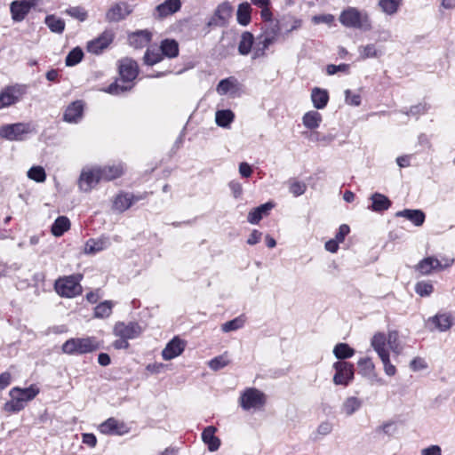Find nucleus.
<instances>
[{
    "label": "nucleus",
    "instance_id": "obj_18",
    "mask_svg": "<svg viewBox=\"0 0 455 455\" xmlns=\"http://www.w3.org/2000/svg\"><path fill=\"white\" fill-rule=\"evenodd\" d=\"M181 7L180 0H165L155 8L154 17L164 19L177 12Z\"/></svg>",
    "mask_w": 455,
    "mask_h": 455
},
{
    "label": "nucleus",
    "instance_id": "obj_13",
    "mask_svg": "<svg viewBox=\"0 0 455 455\" xmlns=\"http://www.w3.org/2000/svg\"><path fill=\"white\" fill-rule=\"evenodd\" d=\"M141 331L142 329L140 324L134 322H130L128 323L118 322L114 327V334L116 337L127 339H132L139 337Z\"/></svg>",
    "mask_w": 455,
    "mask_h": 455
},
{
    "label": "nucleus",
    "instance_id": "obj_45",
    "mask_svg": "<svg viewBox=\"0 0 455 455\" xmlns=\"http://www.w3.org/2000/svg\"><path fill=\"white\" fill-rule=\"evenodd\" d=\"M113 305V302L110 300H105L104 302L100 303L94 308V316L97 318L108 317L112 313Z\"/></svg>",
    "mask_w": 455,
    "mask_h": 455
},
{
    "label": "nucleus",
    "instance_id": "obj_58",
    "mask_svg": "<svg viewBox=\"0 0 455 455\" xmlns=\"http://www.w3.org/2000/svg\"><path fill=\"white\" fill-rule=\"evenodd\" d=\"M345 101L350 106L357 107L361 104V96L347 89L345 91Z\"/></svg>",
    "mask_w": 455,
    "mask_h": 455
},
{
    "label": "nucleus",
    "instance_id": "obj_17",
    "mask_svg": "<svg viewBox=\"0 0 455 455\" xmlns=\"http://www.w3.org/2000/svg\"><path fill=\"white\" fill-rule=\"evenodd\" d=\"M452 325V319L449 314H437L429 317L427 326L430 331L437 330L439 331H446Z\"/></svg>",
    "mask_w": 455,
    "mask_h": 455
},
{
    "label": "nucleus",
    "instance_id": "obj_59",
    "mask_svg": "<svg viewBox=\"0 0 455 455\" xmlns=\"http://www.w3.org/2000/svg\"><path fill=\"white\" fill-rule=\"evenodd\" d=\"M429 108V106L427 103H419L418 105L412 106L406 112L407 116H418L420 114H425Z\"/></svg>",
    "mask_w": 455,
    "mask_h": 455
},
{
    "label": "nucleus",
    "instance_id": "obj_12",
    "mask_svg": "<svg viewBox=\"0 0 455 455\" xmlns=\"http://www.w3.org/2000/svg\"><path fill=\"white\" fill-rule=\"evenodd\" d=\"M133 11V7L125 3L118 2L114 4L106 12V20L108 22H118L124 20Z\"/></svg>",
    "mask_w": 455,
    "mask_h": 455
},
{
    "label": "nucleus",
    "instance_id": "obj_44",
    "mask_svg": "<svg viewBox=\"0 0 455 455\" xmlns=\"http://www.w3.org/2000/svg\"><path fill=\"white\" fill-rule=\"evenodd\" d=\"M333 354L338 359H347L354 355L355 350L347 343H339L334 347Z\"/></svg>",
    "mask_w": 455,
    "mask_h": 455
},
{
    "label": "nucleus",
    "instance_id": "obj_28",
    "mask_svg": "<svg viewBox=\"0 0 455 455\" xmlns=\"http://www.w3.org/2000/svg\"><path fill=\"white\" fill-rule=\"evenodd\" d=\"M362 405L363 401L360 398L348 396L343 401L340 406V413L347 417L352 416L362 407Z\"/></svg>",
    "mask_w": 455,
    "mask_h": 455
},
{
    "label": "nucleus",
    "instance_id": "obj_43",
    "mask_svg": "<svg viewBox=\"0 0 455 455\" xmlns=\"http://www.w3.org/2000/svg\"><path fill=\"white\" fill-rule=\"evenodd\" d=\"M237 85V80L234 76L222 79L217 85L216 91L220 95H225L234 90Z\"/></svg>",
    "mask_w": 455,
    "mask_h": 455
},
{
    "label": "nucleus",
    "instance_id": "obj_64",
    "mask_svg": "<svg viewBox=\"0 0 455 455\" xmlns=\"http://www.w3.org/2000/svg\"><path fill=\"white\" fill-rule=\"evenodd\" d=\"M410 366L413 371H419V370H423V369L427 368V364H426L424 359H422L420 357L414 358L411 362Z\"/></svg>",
    "mask_w": 455,
    "mask_h": 455
},
{
    "label": "nucleus",
    "instance_id": "obj_4",
    "mask_svg": "<svg viewBox=\"0 0 455 455\" xmlns=\"http://www.w3.org/2000/svg\"><path fill=\"white\" fill-rule=\"evenodd\" d=\"M386 339L385 333L377 332L371 338V346L380 358L385 373L388 376H394L396 372V368L390 362L389 352L386 348Z\"/></svg>",
    "mask_w": 455,
    "mask_h": 455
},
{
    "label": "nucleus",
    "instance_id": "obj_5",
    "mask_svg": "<svg viewBox=\"0 0 455 455\" xmlns=\"http://www.w3.org/2000/svg\"><path fill=\"white\" fill-rule=\"evenodd\" d=\"M266 402V395L255 387L244 389L239 397V404L244 411L260 410L265 406Z\"/></svg>",
    "mask_w": 455,
    "mask_h": 455
},
{
    "label": "nucleus",
    "instance_id": "obj_8",
    "mask_svg": "<svg viewBox=\"0 0 455 455\" xmlns=\"http://www.w3.org/2000/svg\"><path fill=\"white\" fill-rule=\"evenodd\" d=\"M233 14L231 4L225 1L220 4L214 11L212 16L208 20V27H226Z\"/></svg>",
    "mask_w": 455,
    "mask_h": 455
},
{
    "label": "nucleus",
    "instance_id": "obj_30",
    "mask_svg": "<svg viewBox=\"0 0 455 455\" xmlns=\"http://www.w3.org/2000/svg\"><path fill=\"white\" fill-rule=\"evenodd\" d=\"M101 181H109L120 177L124 172V168L121 164L97 167Z\"/></svg>",
    "mask_w": 455,
    "mask_h": 455
},
{
    "label": "nucleus",
    "instance_id": "obj_22",
    "mask_svg": "<svg viewBox=\"0 0 455 455\" xmlns=\"http://www.w3.org/2000/svg\"><path fill=\"white\" fill-rule=\"evenodd\" d=\"M217 428L213 426L205 427L202 433V440L210 451H216L220 446V440L215 435Z\"/></svg>",
    "mask_w": 455,
    "mask_h": 455
},
{
    "label": "nucleus",
    "instance_id": "obj_47",
    "mask_svg": "<svg viewBox=\"0 0 455 455\" xmlns=\"http://www.w3.org/2000/svg\"><path fill=\"white\" fill-rule=\"evenodd\" d=\"M163 60V54L160 49H148L144 55V62L148 66H153Z\"/></svg>",
    "mask_w": 455,
    "mask_h": 455
},
{
    "label": "nucleus",
    "instance_id": "obj_15",
    "mask_svg": "<svg viewBox=\"0 0 455 455\" xmlns=\"http://www.w3.org/2000/svg\"><path fill=\"white\" fill-rule=\"evenodd\" d=\"M146 198V194L134 196L130 193H121L117 195L113 202V208L119 212H124L129 209L134 203Z\"/></svg>",
    "mask_w": 455,
    "mask_h": 455
},
{
    "label": "nucleus",
    "instance_id": "obj_41",
    "mask_svg": "<svg viewBox=\"0 0 455 455\" xmlns=\"http://www.w3.org/2000/svg\"><path fill=\"white\" fill-rule=\"evenodd\" d=\"M44 23L53 33L61 34L65 29L64 20L54 15H47L45 17Z\"/></svg>",
    "mask_w": 455,
    "mask_h": 455
},
{
    "label": "nucleus",
    "instance_id": "obj_31",
    "mask_svg": "<svg viewBox=\"0 0 455 455\" xmlns=\"http://www.w3.org/2000/svg\"><path fill=\"white\" fill-rule=\"evenodd\" d=\"M151 40V33L148 30H140L129 36V43L134 48H143Z\"/></svg>",
    "mask_w": 455,
    "mask_h": 455
},
{
    "label": "nucleus",
    "instance_id": "obj_26",
    "mask_svg": "<svg viewBox=\"0 0 455 455\" xmlns=\"http://www.w3.org/2000/svg\"><path fill=\"white\" fill-rule=\"evenodd\" d=\"M396 217H403L410 220L416 227H420L425 222L426 215L421 210L404 209L395 213Z\"/></svg>",
    "mask_w": 455,
    "mask_h": 455
},
{
    "label": "nucleus",
    "instance_id": "obj_33",
    "mask_svg": "<svg viewBox=\"0 0 455 455\" xmlns=\"http://www.w3.org/2000/svg\"><path fill=\"white\" fill-rule=\"evenodd\" d=\"M311 100L316 109H323L329 101L328 92L324 89L315 87L311 92Z\"/></svg>",
    "mask_w": 455,
    "mask_h": 455
},
{
    "label": "nucleus",
    "instance_id": "obj_60",
    "mask_svg": "<svg viewBox=\"0 0 455 455\" xmlns=\"http://www.w3.org/2000/svg\"><path fill=\"white\" fill-rule=\"evenodd\" d=\"M349 70V65L348 64H339V65H333V64H330L327 66L326 68V71H327V74L329 76H332V75H335L336 73L338 72H344V73H347Z\"/></svg>",
    "mask_w": 455,
    "mask_h": 455
},
{
    "label": "nucleus",
    "instance_id": "obj_49",
    "mask_svg": "<svg viewBox=\"0 0 455 455\" xmlns=\"http://www.w3.org/2000/svg\"><path fill=\"white\" fill-rule=\"evenodd\" d=\"M244 324V319L242 316H238L231 321L226 322L221 325V330L224 332H229L236 331L242 328Z\"/></svg>",
    "mask_w": 455,
    "mask_h": 455
},
{
    "label": "nucleus",
    "instance_id": "obj_42",
    "mask_svg": "<svg viewBox=\"0 0 455 455\" xmlns=\"http://www.w3.org/2000/svg\"><path fill=\"white\" fill-rule=\"evenodd\" d=\"M402 4L403 0H379V8L387 15L395 14Z\"/></svg>",
    "mask_w": 455,
    "mask_h": 455
},
{
    "label": "nucleus",
    "instance_id": "obj_1",
    "mask_svg": "<svg viewBox=\"0 0 455 455\" xmlns=\"http://www.w3.org/2000/svg\"><path fill=\"white\" fill-rule=\"evenodd\" d=\"M119 74L120 80L111 84L106 90L107 92L113 95H118L122 92L130 91L133 86V80L139 74L137 62L128 58L120 60Z\"/></svg>",
    "mask_w": 455,
    "mask_h": 455
},
{
    "label": "nucleus",
    "instance_id": "obj_39",
    "mask_svg": "<svg viewBox=\"0 0 455 455\" xmlns=\"http://www.w3.org/2000/svg\"><path fill=\"white\" fill-rule=\"evenodd\" d=\"M70 228V221L66 216L58 217L52 226V233L54 236H61Z\"/></svg>",
    "mask_w": 455,
    "mask_h": 455
},
{
    "label": "nucleus",
    "instance_id": "obj_7",
    "mask_svg": "<svg viewBox=\"0 0 455 455\" xmlns=\"http://www.w3.org/2000/svg\"><path fill=\"white\" fill-rule=\"evenodd\" d=\"M80 275H69L60 278L55 282V290L61 297L73 298L82 292Z\"/></svg>",
    "mask_w": 455,
    "mask_h": 455
},
{
    "label": "nucleus",
    "instance_id": "obj_51",
    "mask_svg": "<svg viewBox=\"0 0 455 455\" xmlns=\"http://www.w3.org/2000/svg\"><path fill=\"white\" fill-rule=\"evenodd\" d=\"M28 177L36 182H43L46 179V174L43 167L33 166L28 170Z\"/></svg>",
    "mask_w": 455,
    "mask_h": 455
},
{
    "label": "nucleus",
    "instance_id": "obj_29",
    "mask_svg": "<svg viewBox=\"0 0 455 455\" xmlns=\"http://www.w3.org/2000/svg\"><path fill=\"white\" fill-rule=\"evenodd\" d=\"M124 425L123 423H119L114 418H110L101 423L100 425V431L102 434H116V435H123L127 432L124 430Z\"/></svg>",
    "mask_w": 455,
    "mask_h": 455
},
{
    "label": "nucleus",
    "instance_id": "obj_37",
    "mask_svg": "<svg viewBox=\"0 0 455 455\" xmlns=\"http://www.w3.org/2000/svg\"><path fill=\"white\" fill-rule=\"evenodd\" d=\"M322 122V115L317 111L311 110L307 112L302 117V123L308 129L318 128Z\"/></svg>",
    "mask_w": 455,
    "mask_h": 455
},
{
    "label": "nucleus",
    "instance_id": "obj_63",
    "mask_svg": "<svg viewBox=\"0 0 455 455\" xmlns=\"http://www.w3.org/2000/svg\"><path fill=\"white\" fill-rule=\"evenodd\" d=\"M350 228L347 225L343 224L339 227L338 233L335 235V239L339 243H342L346 235L349 233Z\"/></svg>",
    "mask_w": 455,
    "mask_h": 455
},
{
    "label": "nucleus",
    "instance_id": "obj_40",
    "mask_svg": "<svg viewBox=\"0 0 455 455\" xmlns=\"http://www.w3.org/2000/svg\"><path fill=\"white\" fill-rule=\"evenodd\" d=\"M160 51L163 55L174 58L179 54L178 43L172 39H165L161 44Z\"/></svg>",
    "mask_w": 455,
    "mask_h": 455
},
{
    "label": "nucleus",
    "instance_id": "obj_19",
    "mask_svg": "<svg viewBox=\"0 0 455 455\" xmlns=\"http://www.w3.org/2000/svg\"><path fill=\"white\" fill-rule=\"evenodd\" d=\"M31 8L33 7L27 4L26 1L16 0L12 2L10 4L12 19L16 22L22 21L30 12Z\"/></svg>",
    "mask_w": 455,
    "mask_h": 455
},
{
    "label": "nucleus",
    "instance_id": "obj_6",
    "mask_svg": "<svg viewBox=\"0 0 455 455\" xmlns=\"http://www.w3.org/2000/svg\"><path fill=\"white\" fill-rule=\"evenodd\" d=\"M32 132L33 129L28 123H15L0 127V137L11 141L24 140Z\"/></svg>",
    "mask_w": 455,
    "mask_h": 455
},
{
    "label": "nucleus",
    "instance_id": "obj_52",
    "mask_svg": "<svg viewBox=\"0 0 455 455\" xmlns=\"http://www.w3.org/2000/svg\"><path fill=\"white\" fill-rule=\"evenodd\" d=\"M65 12L79 21H84L88 17L86 10L81 6L70 7Z\"/></svg>",
    "mask_w": 455,
    "mask_h": 455
},
{
    "label": "nucleus",
    "instance_id": "obj_14",
    "mask_svg": "<svg viewBox=\"0 0 455 455\" xmlns=\"http://www.w3.org/2000/svg\"><path fill=\"white\" fill-rule=\"evenodd\" d=\"M114 34L110 30L104 31L97 38L90 41L87 44V51L93 54H100L106 49L113 41Z\"/></svg>",
    "mask_w": 455,
    "mask_h": 455
},
{
    "label": "nucleus",
    "instance_id": "obj_16",
    "mask_svg": "<svg viewBox=\"0 0 455 455\" xmlns=\"http://www.w3.org/2000/svg\"><path fill=\"white\" fill-rule=\"evenodd\" d=\"M186 342L179 337L170 340L162 351V356L165 361L176 358L185 350Z\"/></svg>",
    "mask_w": 455,
    "mask_h": 455
},
{
    "label": "nucleus",
    "instance_id": "obj_61",
    "mask_svg": "<svg viewBox=\"0 0 455 455\" xmlns=\"http://www.w3.org/2000/svg\"><path fill=\"white\" fill-rule=\"evenodd\" d=\"M421 455H442V450L439 445H430L421 450Z\"/></svg>",
    "mask_w": 455,
    "mask_h": 455
},
{
    "label": "nucleus",
    "instance_id": "obj_53",
    "mask_svg": "<svg viewBox=\"0 0 455 455\" xmlns=\"http://www.w3.org/2000/svg\"><path fill=\"white\" fill-rule=\"evenodd\" d=\"M434 291L433 284L427 281H422L416 283L415 291L421 297L430 295Z\"/></svg>",
    "mask_w": 455,
    "mask_h": 455
},
{
    "label": "nucleus",
    "instance_id": "obj_62",
    "mask_svg": "<svg viewBox=\"0 0 455 455\" xmlns=\"http://www.w3.org/2000/svg\"><path fill=\"white\" fill-rule=\"evenodd\" d=\"M229 188L235 198H238L243 193L242 185L238 181L232 180L229 182Z\"/></svg>",
    "mask_w": 455,
    "mask_h": 455
},
{
    "label": "nucleus",
    "instance_id": "obj_35",
    "mask_svg": "<svg viewBox=\"0 0 455 455\" xmlns=\"http://www.w3.org/2000/svg\"><path fill=\"white\" fill-rule=\"evenodd\" d=\"M251 7L247 2L238 5L236 12L237 22L242 26H247L251 22Z\"/></svg>",
    "mask_w": 455,
    "mask_h": 455
},
{
    "label": "nucleus",
    "instance_id": "obj_25",
    "mask_svg": "<svg viewBox=\"0 0 455 455\" xmlns=\"http://www.w3.org/2000/svg\"><path fill=\"white\" fill-rule=\"evenodd\" d=\"M438 267H440L439 259L435 257H427L420 260L415 267L416 271H418L422 275H430L433 271L438 270Z\"/></svg>",
    "mask_w": 455,
    "mask_h": 455
},
{
    "label": "nucleus",
    "instance_id": "obj_54",
    "mask_svg": "<svg viewBox=\"0 0 455 455\" xmlns=\"http://www.w3.org/2000/svg\"><path fill=\"white\" fill-rule=\"evenodd\" d=\"M333 430V424L329 420L322 421L316 427L315 430V439L318 438V436H325L330 435Z\"/></svg>",
    "mask_w": 455,
    "mask_h": 455
},
{
    "label": "nucleus",
    "instance_id": "obj_32",
    "mask_svg": "<svg viewBox=\"0 0 455 455\" xmlns=\"http://www.w3.org/2000/svg\"><path fill=\"white\" fill-rule=\"evenodd\" d=\"M371 205L369 207L373 212L387 211L391 206V201L383 194L374 193L371 196Z\"/></svg>",
    "mask_w": 455,
    "mask_h": 455
},
{
    "label": "nucleus",
    "instance_id": "obj_34",
    "mask_svg": "<svg viewBox=\"0 0 455 455\" xmlns=\"http://www.w3.org/2000/svg\"><path fill=\"white\" fill-rule=\"evenodd\" d=\"M386 348H388L396 355H400L403 351V345L399 339L397 331H389L386 336Z\"/></svg>",
    "mask_w": 455,
    "mask_h": 455
},
{
    "label": "nucleus",
    "instance_id": "obj_48",
    "mask_svg": "<svg viewBox=\"0 0 455 455\" xmlns=\"http://www.w3.org/2000/svg\"><path fill=\"white\" fill-rule=\"evenodd\" d=\"M84 57V52L79 47L74 48L66 57L65 63L68 67L78 64Z\"/></svg>",
    "mask_w": 455,
    "mask_h": 455
},
{
    "label": "nucleus",
    "instance_id": "obj_24",
    "mask_svg": "<svg viewBox=\"0 0 455 455\" xmlns=\"http://www.w3.org/2000/svg\"><path fill=\"white\" fill-rule=\"evenodd\" d=\"M84 106L82 101L76 100L71 103L64 113V120L68 123H77L83 116Z\"/></svg>",
    "mask_w": 455,
    "mask_h": 455
},
{
    "label": "nucleus",
    "instance_id": "obj_38",
    "mask_svg": "<svg viewBox=\"0 0 455 455\" xmlns=\"http://www.w3.org/2000/svg\"><path fill=\"white\" fill-rule=\"evenodd\" d=\"M235 115L229 109L218 110L215 114V122L218 126L228 128L234 121Z\"/></svg>",
    "mask_w": 455,
    "mask_h": 455
},
{
    "label": "nucleus",
    "instance_id": "obj_36",
    "mask_svg": "<svg viewBox=\"0 0 455 455\" xmlns=\"http://www.w3.org/2000/svg\"><path fill=\"white\" fill-rule=\"evenodd\" d=\"M254 42L253 35L249 31H244L241 35L240 42L238 44V52L241 55H248L251 51Z\"/></svg>",
    "mask_w": 455,
    "mask_h": 455
},
{
    "label": "nucleus",
    "instance_id": "obj_20",
    "mask_svg": "<svg viewBox=\"0 0 455 455\" xmlns=\"http://www.w3.org/2000/svg\"><path fill=\"white\" fill-rule=\"evenodd\" d=\"M110 246V241L108 236L102 235L97 239H89L84 247L85 254H95Z\"/></svg>",
    "mask_w": 455,
    "mask_h": 455
},
{
    "label": "nucleus",
    "instance_id": "obj_10",
    "mask_svg": "<svg viewBox=\"0 0 455 455\" xmlns=\"http://www.w3.org/2000/svg\"><path fill=\"white\" fill-rule=\"evenodd\" d=\"M336 373L333 376L335 385L347 386L354 379V366L347 362H336L333 364Z\"/></svg>",
    "mask_w": 455,
    "mask_h": 455
},
{
    "label": "nucleus",
    "instance_id": "obj_21",
    "mask_svg": "<svg viewBox=\"0 0 455 455\" xmlns=\"http://www.w3.org/2000/svg\"><path fill=\"white\" fill-rule=\"evenodd\" d=\"M276 40L275 34L267 35L265 32L257 38L256 45L253 49V58H259L265 55L266 50Z\"/></svg>",
    "mask_w": 455,
    "mask_h": 455
},
{
    "label": "nucleus",
    "instance_id": "obj_2",
    "mask_svg": "<svg viewBox=\"0 0 455 455\" xmlns=\"http://www.w3.org/2000/svg\"><path fill=\"white\" fill-rule=\"evenodd\" d=\"M339 20L344 27L348 28H356L363 31L371 29L369 14L365 11H359L355 7H347L342 11Z\"/></svg>",
    "mask_w": 455,
    "mask_h": 455
},
{
    "label": "nucleus",
    "instance_id": "obj_27",
    "mask_svg": "<svg viewBox=\"0 0 455 455\" xmlns=\"http://www.w3.org/2000/svg\"><path fill=\"white\" fill-rule=\"evenodd\" d=\"M274 207V204L267 202L249 212L247 220L251 224H258L263 218L268 214L269 211Z\"/></svg>",
    "mask_w": 455,
    "mask_h": 455
},
{
    "label": "nucleus",
    "instance_id": "obj_56",
    "mask_svg": "<svg viewBox=\"0 0 455 455\" xmlns=\"http://www.w3.org/2000/svg\"><path fill=\"white\" fill-rule=\"evenodd\" d=\"M24 407L25 403L15 397H12V400L4 404V410L8 412H17Z\"/></svg>",
    "mask_w": 455,
    "mask_h": 455
},
{
    "label": "nucleus",
    "instance_id": "obj_9",
    "mask_svg": "<svg viewBox=\"0 0 455 455\" xmlns=\"http://www.w3.org/2000/svg\"><path fill=\"white\" fill-rule=\"evenodd\" d=\"M24 94L25 87L23 85L15 84L5 87L0 92V109L16 104Z\"/></svg>",
    "mask_w": 455,
    "mask_h": 455
},
{
    "label": "nucleus",
    "instance_id": "obj_50",
    "mask_svg": "<svg viewBox=\"0 0 455 455\" xmlns=\"http://www.w3.org/2000/svg\"><path fill=\"white\" fill-rule=\"evenodd\" d=\"M307 190V185L303 181H299L297 180H291L289 182V191L294 196H299L303 195Z\"/></svg>",
    "mask_w": 455,
    "mask_h": 455
},
{
    "label": "nucleus",
    "instance_id": "obj_3",
    "mask_svg": "<svg viewBox=\"0 0 455 455\" xmlns=\"http://www.w3.org/2000/svg\"><path fill=\"white\" fill-rule=\"evenodd\" d=\"M100 345L95 337L71 338L66 340L62 347V352L70 355H79L92 353L100 349Z\"/></svg>",
    "mask_w": 455,
    "mask_h": 455
},
{
    "label": "nucleus",
    "instance_id": "obj_11",
    "mask_svg": "<svg viewBox=\"0 0 455 455\" xmlns=\"http://www.w3.org/2000/svg\"><path fill=\"white\" fill-rule=\"evenodd\" d=\"M101 181L97 167L84 169L78 180L80 190L90 192L99 182Z\"/></svg>",
    "mask_w": 455,
    "mask_h": 455
},
{
    "label": "nucleus",
    "instance_id": "obj_55",
    "mask_svg": "<svg viewBox=\"0 0 455 455\" xmlns=\"http://www.w3.org/2000/svg\"><path fill=\"white\" fill-rule=\"evenodd\" d=\"M229 361L226 355L214 357L209 362V367L213 371H219L228 364Z\"/></svg>",
    "mask_w": 455,
    "mask_h": 455
},
{
    "label": "nucleus",
    "instance_id": "obj_46",
    "mask_svg": "<svg viewBox=\"0 0 455 455\" xmlns=\"http://www.w3.org/2000/svg\"><path fill=\"white\" fill-rule=\"evenodd\" d=\"M360 57L363 60L368 58H376L381 54V52L379 51L375 44H370L364 46H360L359 49Z\"/></svg>",
    "mask_w": 455,
    "mask_h": 455
},
{
    "label": "nucleus",
    "instance_id": "obj_57",
    "mask_svg": "<svg viewBox=\"0 0 455 455\" xmlns=\"http://www.w3.org/2000/svg\"><path fill=\"white\" fill-rule=\"evenodd\" d=\"M357 364L363 374H370L374 370V364L370 357L361 358Z\"/></svg>",
    "mask_w": 455,
    "mask_h": 455
},
{
    "label": "nucleus",
    "instance_id": "obj_23",
    "mask_svg": "<svg viewBox=\"0 0 455 455\" xmlns=\"http://www.w3.org/2000/svg\"><path fill=\"white\" fill-rule=\"evenodd\" d=\"M38 393L39 388L35 385H31L27 388L13 387L10 391V395L26 403L28 401L34 399Z\"/></svg>",
    "mask_w": 455,
    "mask_h": 455
}]
</instances>
